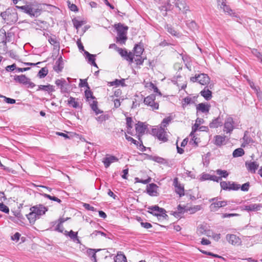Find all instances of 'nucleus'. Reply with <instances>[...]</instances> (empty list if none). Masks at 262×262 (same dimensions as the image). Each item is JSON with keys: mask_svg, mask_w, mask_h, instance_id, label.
Wrapping results in <instances>:
<instances>
[{"mask_svg": "<svg viewBox=\"0 0 262 262\" xmlns=\"http://www.w3.org/2000/svg\"><path fill=\"white\" fill-rule=\"evenodd\" d=\"M30 212L27 214V217L30 223L34 224L36 220L39 219L48 210V208L42 204H38L30 208Z\"/></svg>", "mask_w": 262, "mask_h": 262, "instance_id": "1", "label": "nucleus"}, {"mask_svg": "<svg viewBox=\"0 0 262 262\" xmlns=\"http://www.w3.org/2000/svg\"><path fill=\"white\" fill-rule=\"evenodd\" d=\"M156 96L155 95H150L144 98V103L149 106L152 110H158L159 108L158 103L155 102Z\"/></svg>", "mask_w": 262, "mask_h": 262, "instance_id": "11", "label": "nucleus"}, {"mask_svg": "<svg viewBox=\"0 0 262 262\" xmlns=\"http://www.w3.org/2000/svg\"><path fill=\"white\" fill-rule=\"evenodd\" d=\"M37 91H43L48 92L49 94L55 91L54 86L51 84L39 85L38 86Z\"/></svg>", "mask_w": 262, "mask_h": 262, "instance_id": "23", "label": "nucleus"}, {"mask_svg": "<svg viewBox=\"0 0 262 262\" xmlns=\"http://www.w3.org/2000/svg\"><path fill=\"white\" fill-rule=\"evenodd\" d=\"M55 83L57 86L59 87L60 89V92L61 93L63 94L68 93L69 90L68 88L69 86V83L64 79L61 78L60 79H57L55 81Z\"/></svg>", "mask_w": 262, "mask_h": 262, "instance_id": "13", "label": "nucleus"}, {"mask_svg": "<svg viewBox=\"0 0 262 262\" xmlns=\"http://www.w3.org/2000/svg\"><path fill=\"white\" fill-rule=\"evenodd\" d=\"M48 41L51 45L54 47L55 49L59 48V42L57 40L56 37H50L48 39Z\"/></svg>", "mask_w": 262, "mask_h": 262, "instance_id": "37", "label": "nucleus"}, {"mask_svg": "<svg viewBox=\"0 0 262 262\" xmlns=\"http://www.w3.org/2000/svg\"><path fill=\"white\" fill-rule=\"evenodd\" d=\"M262 206L260 204H251L249 205H245L239 207V208L242 211H257L260 210Z\"/></svg>", "mask_w": 262, "mask_h": 262, "instance_id": "12", "label": "nucleus"}, {"mask_svg": "<svg viewBox=\"0 0 262 262\" xmlns=\"http://www.w3.org/2000/svg\"><path fill=\"white\" fill-rule=\"evenodd\" d=\"M115 26L117 31V41L121 44H124L127 39L126 34L128 27L123 26L121 24L116 25Z\"/></svg>", "mask_w": 262, "mask_h": 262, "instance_id": "2", "label": "nucleus"}, {"mask_svg": "<svg viewBox=\"0 0 262 262\" xmlns=\"http://www.w3.org/2000/svg\"><path fill=\"white\" fill-rule=\"evenodd\" d=\"M91 108L93 111L95 112L96 115H98L100 113H102L100 110L98 109L97 107V102L94 100H93V102L91 104Z\"/></svg>", "mask_w": 262, "mask_h": 262, "instance_id": "39", "label": "nucleus"}, {"mask_svg": "<svg viewBox=\"0 0 262 262\" xmlns=\"http://www.w3.org/2000/svg\"><path fill=\"white\" fill-rule=\"evenodd\" d=\"M240 215L238 213H223L222 215V217L223 219L226 218V217H234V216H238Z\"/></svg>", "mask_w": 262, "mask_h": 262, "instance_id": "55", "label": "nucleus"}, {"mask_svg": "<svg viewBox=\"0 0 262 262\" xmlns=\"http://www.w3.org/2000/svg\"><path fill=\"white\" fill-rule=\"evenodd\" d=\"M1 96L0 98H3L4 99V101L7 103H9V104H14L15 103V100L14 99H12V98H8L5 96H3L1 94Z\"/></svg>", "mask_w": 262, "mask_h": 262, "instance_id": "50", "label": "nucleus"}, {"mask_svg": "<svg viewBox=\"0 0 262 262\" xmlns=\"http://www.w3.org/2000/svg\"><path fill=\"white\" fill-rule=\"evenodd\" d=\"M226 238L229 243L232 245H238L241 243V239L234 234H228Z\"/></svg>", "mask_w": 262, "mask_h": 262, "instance_id": "18", "label": "nucleus"}, {"mask_svg": "<svg viewBox=\"0 0 262 262\" xmlns=\"http://www.w3.org/2000/svg\"><path fill=\"white\" fill-rule=\"evenodd\" d=\"M192 99L190 97H187L183 99L184 103L183 105L189 104L191 103Z\"/></svg>", "mask_w": 262, "mask_h": 262, "instance_id": "64", "label": "nucleus"}, {"mask_svg": "<svg viewBox=\"0 0 262 262\" xmlns=\"http://www.w3.org/2000/svg\"><path fill=\"white\" fill-rule=\"evenodd\" d=\"M125 79H121L120 80L119 79H116L115 80L109 82V84L111 86H118L119 85H121L122 86L125 85L124 83Z\"/></svg>", "mask_w": 262, "mask_h": 262, "instance_id": "34", "label": "nucleus"}, {"mask_svg": "<svg viewBox=\"0 0 262 262\" xmlns=\"http://www.w3.org/2000/svg\"><path fill=\"white\" fill-rule=\"evenodd\" d=\"M152 132L153 134L156 136L159 140L162 141L163 142H166L167 141L166 129L162 126L152 129Z\"/></svg>", "mask_w": 262, "mask_h": 262, "instance_id": "9", "label": "nucleus"}, {"mask_svg": "<svg viewBox=\"0 0 262 262\" xmlns=\"http://www.w3.org/2000/svg\"><path fill=\"white\" fill-rule=\"evenodd\" d=\"M55 230L61 233H63L64 231L63 226L62 224H61V223L57 224Z\"/></svg>", "mask_w": 262, "mask_h": 262, "instance_id": "61", "label": "nucleus"}, {"mask_svg": "<svg viewBox=\"0 0 262 262\" xmlns=\"http://www.w3.org/2000/svg\"><path fill=\"white\" fill-rule=\"evenodd\" d=\"M73 22L74 26L77 29H78L80 27H81L83 25V22L82 21H80L77 19H73Z\"/></svg>", "mask_w": 262, "mask_h": 262, "instance_id": "51", "label": "nucleus"}, {"mask_svg": "<svg viewBox=\"0 0 262 262\" xmlns=\"http://www.w3.org/2000/svg\"><path fill=\"white\" fill-rule=\"evenodd\" d=\"M217 4V8L222 9L223 11L230 15L232 14V10L229 6L226 5V0H216Z\"/></svg>", "mask_w": 262, "mask_h": 262, "instance_id": "14", "label": "nucleus"}, {"mask_svg": "<svg viewBox=\"0 0 262 262\" xmlns=\"http://www.w3.org/2000/svg\"><path fill=\"white\" fill-rule=\"evenodd\" d=\"M215 172L217 175L220 176L219 177H221V180L222 178H226L229 176V172L225 170L218 169L215 171Z\"/></svg>", "mask_w": 262, "mask_h": 262, "instance_id": "35", "label": "nucleus"}, {"mask_svg": "<svg viewBox=\"0 0 262 262\" xmlns=\"http://www.w3.org/2000/svg\"><path fill=\"white\" fill-rule=\"evenodd\" d=\"M172 118L170 117H168L165 118H164L162 123L161 126H163L164 127H166L167 125L171 121Z\"/></svg>", "mask_w": 262, "mask_h": 262, "instance_id": "49", "label": "nucleus"}, {"mask_svg": "<svg viewBox=\"0 0 262 262\" xmlns=\"http://www.w3.org/2000/svg\"><path fill=\"white\" fill-rule=\"evenodd\" d=\"M118 161V159L116 157L107 154L106 157L103 159L102 161L105 167L108 168L112 163Z\"/></svg>", "mask_w": 262, "mask_h": 262, "instance_id": "15", "label": "nucleus"}, {"mask_svg": "<svg viewBox=\"0 0 262 262\" xmlns=\"http://www.w3.org/2000/svg\"><path fill=\"white\" fill-rule=\"evenodd\" d=\"M16 7L17 9L23 10L24 12L30 16H37L39 14L40 10L35 5L29 4L23 6H16Z\"/></svg>", "mask_w": 262, "mask_h": 262, "instance_id": "3", "label": "nucleus"}, {"mask_svg": "<svg viewBox=\"0 0 262 262\" xmlns=\"http://www.w3.org/2000/svg\"><path fill=\"white\" fill-rule=\"evenodd\" d=\"M125 256L121 252L118 253L115 258V262H126Z\"/></svg>", "mask_w": 262, "mask_h": 262, "instance_id": "32", "label": "nucleus"}, {"mask_svg": "<svg viewBox=\"0 0 262 262\" xmlns=\"http://www.w3.org/2000/svg\"><path fill=\"white\" fill-rule=\"evenodd\" d=\"M173 4L176 8L183 14H186L187 11H189V7L187 5L185 0H175L174 2L171 3V7Z\"/></svg>", "mask_w": 262, "mask_h": 262, "instance_id": "10", "label": "nucleus"}, {"mask_svg": "<svg viewBox=\"0 0 262 262\" xmlns=\"http://www.w3.org/2000/svg\"><path fill=\"white\" fill-rule=\"evenodd\" d=\"M245 154L244 150L242 148H238L235 149L232 154V156L233 157H242Z\"/></svg>", "mask_w": 262, "mask_h": 262, "instance_id": "36", "label": "nucleus"}, {"mask_svg": "<svg viewBox=\"0 0 262 262\" xmlns=\"http://www.w3.org/2000/svg\"><path fill=\"white\" fill-rule=\"evenodd\" d=\"M167 30L172 35L178 37L179 36V33H178L171 26H167Z\"/></svg>", "mask_w": 262, "mask_h": 262, "instance_id": "44", "label": "nucleus"}, {"mask_svg": "<svg viewBox=\"0 0 262 262\" xmlns=\"http://www.w3.org/2000/svg\"><path fill=\"white\" fill-rule=\"evenodd\" d=\"M126 139L128 141H131L135 145H138V142L136 140L134 139L132 137L127 136L126 134H125Z\"/></svg>", "mask_w": 262, "mask_h": 262, "instance_id": "62", "label": "nucleus"}, {"mask_svg": "<svg viewBox=\"0 0 262 262\" xmlns=\"http://www.w3.org/2000/svg\"><path fill=\"white\" fill-rule=\"evenodd\" d=\"M251 52L255 57H256L260 60V62L262 63V53L258 52V50L255 49H252Z\"/></svg>", "mask_w": 262, "mask_h": 262, "instance_id": "41", "label": "nucleus"}, {"mask_svg": "<svg viewBox=\"0 0 262 262\" xmlns=\"http://www.w3.org/2000/svg\"><path fill=\"white\" fill-rule=\"evenodd\" d=\"M240 188V185L230 182L229 190H237Z\"/></svg>", "mask_w": 262, "mask_h": 262, "instance_id": "45", "label": "nucleus"}, {"mask_svg": "<svg viewBox=\"0 0 262 262\" xmlns=\"http://www.w3.org/2000/svg\"><path fill=\"white\" fill-rule=\"evenodd\" d=\"M83 207L88 210H91L93 211H95L96 210V209L94 207L87 203H83Z\"/></svg>", "mask_w": 262, "mask_h": 262, "instance_id": "58", "label": "nucleus"}, {"mask_svg": "<svg viewBox=\"0 0 262 262\" xmlns=\"http://www.w3.org/2000/svg\"><path fill=\"white\" fill-rule=\"evenodd\" d=\"M222 125V122L219 117L213 119L209 124V127L212 128H217Z\"/></svg>", "mask_w": 262, "mask_h": 262, "instance_id": "25", "label": "nucleus"}, {"mask_svg": "<svg viewBox=\"0 0 262 262\" xmlns=\"http://www.w3.org/2000/svg\"><path fill=\"white\" fill-rule=\"evenodd\" d=\"M211 203L210 205V209L211 211L215 212L220 208L225 207L228 204V201L226 200H221V199L218 197L213 198L209 200Z\"/></svg>", "mask_w": 262, "mask_h": 262, "instance_id": "4", "label": "nucleus"}, {"mask_svg": "<svg viewBox=\"0 0 262 262\" xmlns=\"http://www.w3.org/2000/svg\"><path fill=\"white\" fill-rule=\"evenodd\" d=\"M6 35L5 33L0 32V42L4 43V45L6 44Z\"/></svg>", "mask_w": 262, "mask_h": 262, "instance_id": "56", "label": "nucleus"}, {"mask_svg": "<svg viewBox=\"0 0 262 262\" xmlns=\"http://www.w3.org/2000/svg\"><path fill=\"white\" fill-rule=\"evenodd\" d=\"M158 186L154 183L149 184L147 186L146 191L147 193L150 196H157V190Z\"/></svg>", "mask_w": 262, "mask_h": 262, "instance_id": "19", "label": "nucleus"}, {"mask_svg": "<svg viewBox=\"0 0 262 262\" xmlns=\"http://www.w3.org/2000/svg\"><path fill=\"white\" fill-rule=\"evenodd\" d=\"M225 136L221 135H216L214 137V144L219 146L222 145L225 141Z\"/></svg>", "mask_w": 262, "mask_h": 262, "instance_id": "26", "label": "nucleus"}, {"mask_svg": "<svg viewBox=\"0 0 262 262\" xmlns=\"http://www.w3.org/2000/svg\"><path fill=\"white\" fill-rule=\"evenodd\" d=\"M68 103L70 106H71L75 108H77L79 106V103L76 100L75 98L72 97H70L69 98Z\"/></svg>", "mask_w": 262, "mask_h": 262, "instance_id": "33", "label": "nucleus"}, {"mask_svg": "<svg viewBox=\"0 0 262 262\" xmlns=\"http://www.w3.org/2000/svg\"><path fill=\"white\" fill-rule=\"evenodd\" d=\"M84 55L86 56V58L88 59V62L91 63L95 60V55L91 54L86 51H84Z\"/></svg>", "mask_w": 262, "mask_h": 262, "instance_id": "40", "label": "nucleus"}, {"mask_svg": "<svg viewBox=\"0 0 262 262\" xmlns=\"http://www.w3.org/2000/svg\"><path fill=\"white\" fill-rule=\"evenodd\" d=\"M152 161L156 162L159 163H163L164 159L161 157H158V156H153L151 157L150 158Z\"/></svg>", "mask_w": 262, "mask_h": 262, "instance_id": "53", "label": "nucleus"}, {"mask_svg": "<svg viewBox=\"0 0 262 262\" xmlns=\"http://www.w3.org/2000/svg\"><path fill=\"white\" fill-rule=\"evenodd\" d=\"M15 80L19 83L27 84V82H29V78H27L25 75L17 76Z\"/></svg>", "mask_w": 262, "mask_h": 262, "instance_id": "31", "label": "nucleus"}, {"mask_svg": "<svg viewBox=\"0 0 262 262\" xmlns=\"http://www.w3.org/2000/svg\"><path fill=\"white\" fill-rule=\"evenodd\" d=\"M230 182L222 181L220 182V186L222 189L225 190H229Z\"/></svg>", "mask_w": 262, "mask_h": 262, "instance_id": "43", "label": "nucleus"}, {"mask_svg": "<svg viewBox=\"0 0 262 262\" xmlns=\"http://www.w3.org/2000/svg\"><path fill=\"white\" fill-rule=\"evenodd\" d=\"M0 210L6 213H8L9 212V209L8 207L3 203H0Z\"/></svg>", "mask_w": 262, "mask_h": 262, "instance_id": "52", "label": "nucleus"}, {"mask_svg": "<svg viewBox=\"0 0 262 262\" xmlns=\"http://www.w3.org/2000/svg\"><path fill=\"white\" fill-rule=\"evenodd\" d=\"M248 133L247 131H246L244 134V136L243 138V140L244 141L243 143L242 144V146L245 147L246 145L252 143L253 142V140L250 137L247 136V134Z\"/></svg>", "mask_w": 262, "mask_h": 262, "instance_id": "29", "label": "nucleus"}, {"mask_svg": "<svg viewBox=\"0 0 262 262\" xmlns=\"http://www.w3.org/2000/svg\"><path fill=\"white\" fill-rule=\"evenodd\" d=\"M100 250H97V251L95 249H88L86 250V253L89 256L92 257L93 258V260L95 262H96V252Z\"/></svg>", "mask_w": 262, "mask_h": 262, "instance_id": "38", "label": "nucleus"}, {"mask_svg": "<svg viewBox=\"0 0 262 262\" xmlns=\"http://www.w3.org/2000/svg\"><path fill=\"white\" fill-rule=\"evenodd\" d=\"M210 107V105L209 104L201 103L196 106V110L202 113H206L209 112Z\"/></svg>", "mask_w": 262, "mask_h": 262, "instance_id": "24", "label": "nucleus"}, {"mask_svg": "<svg viewBox=\"0 0 262 262\" xmlns=\"http://www.w3.org/2000/svg\"><path fill=\"white\" fill-rule=\"evenodd\" d=\"M121 57L125 60L129 61L130 62H133V54L131 52H128L125 49L119 48L117 51Z\"/></svg>", "mask_w": 262, "mask_h": 262, "instance_id": "16", "label": "nucleus"}, {"mask_svg": "<svg viewBox=\"0 0 262 262\" xmlns=\"http://www.w3.org/2000/svg\"><path fill=\"white\" fill-rule=\"evenodd\" d=\"M135 129L136 132L138 133V139L140 140V136L142 135L145 132L146 129V126L143 122H139L137 124H136Z\"/></svg>", "mask_w": 262, "mask_h": 262, "instance_id": "21", "label": "nucleus"}, {"mask_svg": "<svg viewBox=\"0 0 262 262\" xmlns=\"http://www.w3.org/2000/svg\"><path fill=\"white\" fill-rule=\"evenodd\" d=\"M250 184L249 182L246 183L240 186L241 190L243 191H248L249 189Z\"/></svg>", "mask_w": 262, "mask_h": 262, "instance_id": "59", "label": "nucleus"}, {"mask_svg": "<svg viewBox=\"0 0 262 262\" xmlns=\"http://www.w3.org/2000/svg\"><path fill=\"white\" fill-rule=\"evenodd\" d=\"M205 227L203 226H200L197 229V233L199 235H203L204 233L206 231Z\"/></svg>", "mask_w": 262, "mask_h": 262, "instance_id": "60", "label": "nucleus"}, {"mask_svg": "<svg viewBox=\"0 0 262 262\" xmlns=\"http://www.w3.org/2000/svg\"><path fill=\"white\" fill-rule=\"evenodd\" d=\"M173 185L176 188V192L179 195L180 197L184 195V189L180 183L178 182L177 178L173 180Z\"/></svg>", "mask_w": 262, "mask_h": 262, "instance_id": "20", "label": "nucleus"}, {"mask_svg": "<svg viewBox=\"0 0 262 262\" xmlns=\"http://www.w3.org/2000/svg\"><path fill=\"white\" fill-rule=\"evenodd\" d=\"M63 234L66 236H69L73 242L78 244L80 243V241L78 237L77 232H75L73 230H71L69 232L67 230H64Z\"/></svg>", "mask_w": 262, "mask_h": 262, "instance_id": "22", "label": "nucleus"}, {"mask_svg": "<svg viewBox=\"0 0 262 262\" xmlns=\"http://www.w3.org/2000/svg\"><path fill=\"white\" fill-rule=\"evenodd\" d=\"M245 166L249 172L254 173L259 167V164L255 161H246L245 162Z\"/></svg>", "mask_w": 262, "mask_h": 262, "instance_id": "17", "label": "nucleus"}, {"mask_svg": "<svg viewBox=\"0 0 262 262\" xmlns=\"http://www.w3.org/2000/svg\"><path fill=\"white\" fill-rule=\"evenodd\" d=\"M148 209H149L148 212L152 215L156 216L159 220L166 219L168 217L166 214L165 210L157 205L149 207Z\"/></svg>", "mask_w": 262, "mask_h": 262, "instance_id": "5", "label": "nucleus"}, {"mask_svg": "<svg viewBox=\"0 0 262 262\" xmlns=\"http://www.w3.org/2000/svg\"><path fill=\"white\" fill-rule=\"evenodd\" d=\"M200 94L206 100H209L212 98V92L209 89L205 88L203 91L200 92Z\"/></svg>", "mask_w": 262, "mask_h": 262, "instance_id": "27", "label": "nucleus"}, {"mask_svg": "<svg viewBox=\"0 0 262 262\" xmlns=\"http://www.w3.org/2000/svg\"><path fill=\"white\" fill-rule=\"evenodd\" d=\"M175 0H154L155 2L159 5V8L161 11H164L165 15L166 12L171 10V3Z\"/></svg>", "mask_w": 262, "mask_h": 262, "instance_id": "7", "label": "nucleus"}, {"mask_svg": "<svg viewBox=\"0 0 262 262\" xmlns=\"http://www.w3.org/2000/svg\"><path fill=\"white\" fill-rule=\"evenodd\" d=\"M185 208L180 205L178 206V211H172V214L177 218L181 217L182 215L185 212Z\"/></svg>", "mask_w": 262, "mask_h": 262, "instance_id": "28", "label": "nucleus"}, {"mask_svg": "<svg viewBox=\"0 0 262 262\" xmlns=\"http://www.w3.org/2000/svg\"><path fill=\"white\" fill-rule=\"evenodd\" d=\"M141 225L145 229H149L152 227L151 224L147 222H141Z\"/></svg>", "mask_w": 262, "mask_h": 262, "instance_id": "63", "label": "nucleus"}, {"mask_svg": "<svg viewBox=\"0 0 262 262\" xmlns=\"http://www.w3.org/2000/svg\"><path fill=\"white\" fill-rule=\"evenodd\" d=\"M126 120L127 133L129 134V130H130L132 128V119L131 117H127Z\"/></svg>", "mask_w": 262, "mask_h": 262, "instance_id": "47", "label": "nucleus"}, {"mask_svg": "<svg viewBox=\"0 0 262 262\" xmlns=\"http://www.w3.org/2000/svg\"><path fill=\"white\" fill-rule=\"evenodd\" d=\"M43 195L44 196V197H45L46 198H48L51 200L57 202L59 203H60L61 202L59 199H58L55 196H51L49 194H46V193L43 194Z\"/></svg>", "mask_w": 262, "mask_h": 262, "instance_id": "48", "label": "nucleus"}, {"mask_svg": "<svg viewBox=\"0 0 262 262\" xmlns=\"http://www.w3.org/2000/svg\"><path fill=\"white\" fill-rule=\"evenodd\" d=\"M133 60L134 59L135 62H136V63L137 64L141 65L143 64L144 59L142 58L141 56H135L133 55Z\"/></svg>", "mask_w": 262, "mask_h": 262, "instance_id": "46", "label": "nucleus"}, {"mask_svg": "<svg viewBox=\"0 0 262 262\" xmlns=\"http://www.w3.org/2000/svg\"><path fill=\"white\" fill-rule=\"evenodd\" d=\"M190 81L192 82H198L201 85H206L209 83L210 78L206 74H200L195 75L194 77L190 78Z\"/></svg>", "mask_w": 262, "mask_h": 262, "instance_id": "8", "label": "nucleus"}, {"mask_svg": "<svg viewBox=\"0 0 262 262\" xmlns=\"http://www.w3.org/2000/svg\"><path fill=\"white\" fill-rule=\"evenodd\" d=\"M134 56H141L144 51L143 46L141 45H136L134 48Z\"/></svg>", "mask_w": 262, "mask_h": 262, "instance_id": "30", "label": "nucleus"}, {"mask_svg": "<svg viewBox=\"0 0 262 262\" xmlns=\"http://www.w3.org/2000/svg\"><path fill=\"white\" fill-rule=\"evenodd\" d=\"M96 119L98 122L101 123V122L105 121L106 120H107L108 119V117L106 115H101L98 116V117H97Z\"/></svg>", "mask_w": 262, "mask_h": 262, "instance_id": "57", "label": "nucleus"}, {"mask_svg": "<svg viewBox=\"0 0 262 262\" xmlns=\"http://www.w3.org/2000/svg\"><path fill=\"white\" fill-rule=\"evenodd\" d=\"M48 70L46 68H42L38 73V76L40 78H42L48 74Z\"/></svg>", "mask_w": 262, "mask_h": 262, "instance_id": "42", "label": "nucleus"}, {"mask_svg": "<svg viewBox=\"0 0 262 262\" xmlns=\"http://www.w3.org/2000/svg\"><path fill=\"white\" fill-rule=\"evenodd\" d=\"M236 127V123L230 116H228L225 119L223 131L225 133L231 134Z\"/></svg>", "mask_w": 262, "mask_h": 262, "instance_id": "6", "label": "nucleus"}, {"mask_svg": "<svg viewBox=\"0 0 262 262\" xmlns=\"http://www.w3.org/2000/svg\"><path fill=\"white\" fill-rule=\"evenodd\" d=\"M211 174L207 173H203L201 174L200 180L201 181H206V180H210Z\"/></svg>", "mask_w": 262, "mask_h": 262, "instance_id": "54", "label": "nucleus"}]
</instances>
